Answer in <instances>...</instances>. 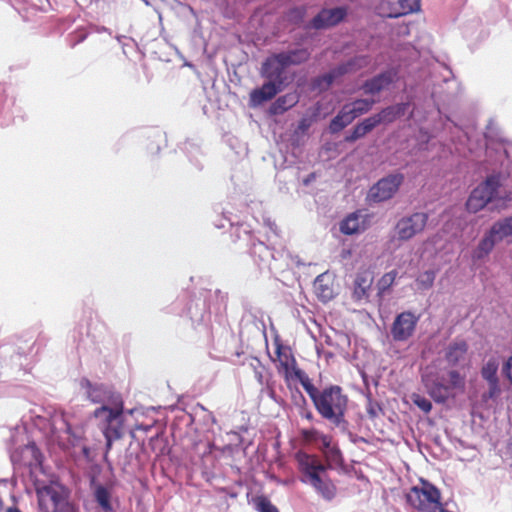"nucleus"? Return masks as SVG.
Returning a JSON list of instances; mask_svg holds the SVG:
<instances>
[{"label": "nucleus", "mask_w": 512, "mask_h": 512, "mask_svg": "<svg viewBox=\"0 0 512 512\" xmlns=\"http://www.w3.org/2000/svg\"><path fill=\"white\" fill-rule=\"evenodd\" d=\"M303 388L322 418L329 420L336 426L344 422L348 397L343 393L340 386L330 385L322 391H319L309 378L306 383H304Z\"/></svg>", "instance_id": "1"}, {"label": "nucleus", "mask_w": 512, "mask_h": 512, "mask_svg": "<svg viewBox=\"0 0 512 512\" xmlns=\"http://www.w3.org/2000/svg\"><path fill=\"white\" fill-rule=\"evenodd\" d=\"M295 460L302 475L301 481L312 486L324 500H333L337 494V488L327 474L328 466L323 464L318 456L304 451L296 452Z\"/></svg>", "instance_id": "2"}, {"label": "nucleus", "mask_w": 512, "mask_h": 512, "mask_svg": "<svg viewBox=\"0 0 512 512\" xmlns=\"http://www.w3.org/2000/svg\"><path fill=\"white\" fill-rule=\"evenodd\" d=\"M124 402L122 398H114L110 404H104L94 410L93 416L99 421L107 450L111 449L114 440L123 436L124 428Z\"/></svg>", "instance_id": "3"}, {"label": "nucleus", "mask_w": 512, "mask_h": 512, "mask_svg": "<svg viewBox=\"0 0 512 512\" xmlns=\"http://www.w3.org/2000/svg\"><path fill=\"white\" fill-rule=\"evenodd\" d=\"M500 181L497 176H489L483 183L479 184L470 194L466 208L471 213L483 209L489 202H495L497 209H505L511 201L509 193L500 192Z\"/></svg>", "instance_id": "4"}, {"label": "nucleus", "mask_w": 512, "mask_h": 512, "mask_svg": "<svg viewBox=\"0 0 512 512\" xmlns=\"http://www.w3.org/2000/svg\"><path fill=\"white\" fill-rule=\"evenodd\" d=\"M273 344L276 354L273 362L277 363V371L284 378L287 387L291 388V383L295 380H298L303 386L310 377L298 367L291 348L283 344L279 335L274 336Z\"/></svg>", "instance_id": "5"}, {"label": "nucleus", "mask_w": 512, "mask_h": 512, "mask_svg": "<svg viewBox=\"0 0 512 512\" xmlns=\"http://www.w3.org/2000/svg\"><path fill=\"white\" fill-rule=\"evenodd\" d=\"M440 499V491L427 481L420 487H412L406 494L407 502L419 512H447Z\"/></svg>", "instance_id": "6"}, {"label": "nucleus", "mask_w": 512, "mask_h": 512, "mask_svg": "<svg viewBox=\"0 0 512 512\" xmlns=\"http://www.w3.org/2000/svg\"><path fill=\"white\" fill-rule=\"evenodd\" d=\"M36 495L41 512H57L69 502L67 489L57 482L37 486Z\"/></svg>", "instance_id": "7"}, {"label": "nucleus", "mask_w": 512, "mask_h": 512, "mask_svg": "<svg viewBox=\"0 0 512 512\" xmlns=\"http://www.w3.org/2000/svg\"><path fill=\"white\" fill-rule=\"evenodd\" d=\"M428 222V214L416 212L402 217L395 226V237L399 241H408L424 231Z\"/></svg>", "instance_id": "8"}, {"label": "nucleus", "mask_w": 512, "mask_h": 512, "mask_svg": "<svg viewBox=\"0 0 512 512\" xmlns=\"http://www.w3.org/2000/svg\"><path fill=\"white\" fill-rule=\"evenodd\" d=\"M404 181L401 173L390 174L380 179L370 190L371 197L378 202L389 200L398 191Z\"/></svg>", "instance_id": "9"}, {"label": "nucleus", "mask_w": 512, "mask_h": 512, "mask_svg": "<svg viewBox=\"0 0 512 512\" xmlns=\"http://www.w3.org/2000/svg\"><path fill=\"white\" fill-rule=\"evenodd\" d=\"M80 387L84 390L87 399L96 404H110L114 398H122L121 394L112 388L104 384H94L86 378L81 379Z\"/></svg>", "instance_id": "10"}, {"label": "nucleus", "mask_w": 512, "mask_h": 512, "mask_svg": "<svg viewBox=\"0 0 512 512\" xmlns=\"http://www.w3.org/2000/svg\"><path fill=\"white\" fill-rule=\"evenodd\" d=\"M397 79L398 70L390 68L364 81L361 90L366 95H376L389 88Z\"/></svg>", "instance_id": "11"}, {"label": "nucleus", "mask_w": 512, "mask_h": 512, "mask_svg": "<svg viewBox=\"0 0 512 512\" xmlns=\"http://www.w3.org/2000/svg\"><path fill=\"white\" fill-rule=\"evenodd\" d=\"M288 66L280 58L279 54H274L271 57H268L265 62L262 64L261 75L280 86L284 85L285 77L284 73Z\"/></svg>", "instance_id": "12"}, {"label": "nucleus", "mask_w": 512, "mask_h": 512, "mask_svg": "<svg viewBox=\"0 0 512 512\" xmlns=\"http://www.w3.org/2000/svg\"><path fill=\"white\" fill-rule=\"evenodd\" d=\"M422 381L428 394L436 403L443 404L452 395L448 385L444 384L442 379H440L437 375H423Z\"/></svg>", "instance_id": "13"}, {"label": "nucleus", "mask_w": 512, "mask_h": 512, "mask_svg": "<svg viewBox=\"0 0 512 512\" xmlns=\"http://www.w3.org/2000/svg\"><path fill=\"white\" fill-rule=\"evenodd\" d=\"M387 10L383 16L388 18H398L417 11L420 8V0H383L382 9Z\"/></svg>", "instance_id": "14"}, {"label": "nucleus", "mask_w": 512, "mask_h": 512, "mask_svg": "<svg viewBox=\"0 0 512 512\" xmlns=\"http://www.w3.org/2000/svg\"><path fill=\"white\" fill-rule=\"evenodd\" d=\"M373 282L374 273L371 269H363L358 271L353 283V299L356 301L367 300Z\"/></svg>", "instance_id": "15"}, {"label": "nucleus", "mask_w": 512, "mask_h": 512, "mask_svg": "<svg viewBox=\"0 0 512 512\" xmlns=\"http://www.w3.org/2000/svg\"><path fill=\"white\" fill-rule=\"evenodd\" d=\"M345 16L346 9L342 7L323 9L312 19L311 24L315 29H324L338 24Z\"/></svg>", "instance_id": "16"}, {"label": "nucleus", "mask_w": 512, "mask_h": 512, "mask_svg": "<svg viewBox=\"0 0 512 512\" xmlns=\"http://www.w3.org/2000/svg\"><path fill=\"white\" fill-rule=\"evenodd\" d=\"M313 290L317 298L322 302H328L335 296L334 277L329 272L318 275L313 284Z\"/></svg>", "instance_id": "17"}, {"label": "nucleus", "mask_w": 512, "mask_h": 512, "mask_svg": "<svg viewBox=\"0 0 512 512\" xmlns=\"http://www.w3.org/2000/svg\"><path fill=\"white\" fill-rule=\"evenodd\" d=\"M281 89L282 86L269 80L260 88H256L250 92V106L256 107L266 101L273 99L277 93L281 91Z\"/></svg>", "instance_id": "18"}, {"label": "nucleus", "mask_w": 512, "mask_h": 512, "mask_svg": "<svg viewBox=\"0 0 512 512\" xmlns=\"http://www.w3.org/2000/svg\"><path fill=\"white\" fill-rule=\"evenodd\" d=\"M407 106L406 103L391 105L372 115L371 118L376 127L380 124H390L405 114Z\"/></svg>", "instance_id": "19"}, {"label": "nucleus", "mask_w": 512, "mask_h": 512, "mask_svg": "<svg viewBox=\"0 0 512 512\" xmlns=\"http://www.w3.org/2000/svg\"><path fill=\"white\" fill-rule=\"evenodd\" d=\"M366 229L365 220L358 212H353L340 223V231L345 235H353Z\"/></svg>", "instance_id": "20"}, {"label": "nucleus", "mask_w": 512, "mask_h": 512, "mask_svg": "<svg viewBox=\"0 0 512 512\" xmlns=\"http://www.w3.org/2000/svg\"><path fill=\"white\" fill-rule=\"evenodd\" d=\"M371 63V58L368 55L355 56L345 63L336 67L338 75L341 77L348 73H355L363 68H366Z\"/></svg>", "instance_id": "21"}, {"label": "nucleus", "mask_w": 512, "mask_h": 512, "mask_svg": "<svg viewBox=\"0 0 512 512\" xmlns=\"http://www.w3.org/2000/svg\"><path fill=\"white\" fill-rule=\"evenodd\" d=\"M355 120V115L352 114L350 106L345 104L338 114L331 120L329 124V131L332 134L338 133L343 130L346 126L351 124Z\"/></svg>", "instance_id": "22"}, {"label": "nucleus", "mask_w": 512, "mask_h": 512, "mask_svg": "<svg viewBox=\"0 0 512 512\" xmlns=\"http://www.w3.org/2000/svg\"><path fill=\"white\" fill-rule=\"evenodd\" d=\"M299 101V96L296 92L287 93L276 99L270 106V113L272 115H279L286 112L288 109L295 106Z\"/></svg>", "instance_id": "23"}, {"label": "nucleus", "mask_w": 512, "mask_h": 512, "mask_svg": "<svg viewBox=\"0 0 512 512\" xmlns=\"http://www.w3.org/2000/svg\"><path fill=\"white\" fill-rule=\"evenodd\" d=\"M468 346L465 341H457L452 343L446 352V360L451 365H456L465 359Z\"/></svg>", "instance_id": "24"}, {"label": "nucleus", "mask_w": 512, "mask_h": 512, "mask_svg": "<svg viewBox=\"0 0 512 512\" xmlns=\"http://www.w3.org/2000/svg\"><path fill=\"white\" fill-rule=\"evenodd\" d=\"M278 54L288 67L291 65H300L306 62L310 57V52L306 48L294 49Z\"/></svg>", "instance_id": "25"}, {"label": "nucleus", "mask_w": 512, "mask_h": 512, "mask_svg": "<svg viewBox=\"0 0 512 512\" xmlns=\"http://www.w3.org/2000/svg\"><path fill=\"white\" fill-rule=\"evenodd\" d=\"M376 125L374 124L371 116L365 118L362 122L358 123L354 126L353 130L349 135L345 137V141L348 143H353L360 138H363L366 134L371 132Z\"/></svg>", "instance_id": "26"}, {"label": "nucleus", "mask_w": 512, "mask_h": 512, "mask_svg": "<svg viewBox=\"0 0 512 512\" xmlns=\"http://www.w3.org/2000/svg\"><path fill=\"white\" fill-rule=\"evenodd\" d=\"M490 229L491 235L496 236L499 241L512 236V216L495 222Z\"/></svg>", "instance_id": "27"}, {"label": "nucleus", "mask_w": 512, "mask_h": 512, "mask_svg": "<svg viewBox=\"0 0 512 512\" xmlns=\"http://www.w3.org/2000/svg\"><path fill=\"white\" fill-rule=\"evenodd\" d=\"M94 499L104 512H113L110 491L101 484L95 485Z\"/></svg>", "instance_id": "28"}, {"label": "nucleus", "mask_w": 512, "mask_h": 512, "mask_svg": "<svg viewBox=\"0 0 512 512\" xmlns=\"http://www.w3.org/2000/svg\"><path fill=\"white\" fill-rule=\"evenodd\" d=\"M416 322H393L391 334L396 341H403L410 337L415 329Z\"/></svg>", "instance_id": "29"}, {"label": "nucleus", "mask_w": 512, "mask_h": 512, "mask_svg": "<svg viewBox=\"0 0 512 512\" xmlns=\"http://www.w3.org/2000/svg\"><path fill=\"white\" fill-rule=\"evenodd\" d=\"M497 242H499V240H496V236L491 235L490 229L479 242L476 250L474 251L473 257L476 259H482L483 257L487 256L492 251Z\"/></svg>", "instance_id": "30"}, {"label": "nucleus", "mask_w": 512, "mask_h": 512, "mask_svg": "<svg viewBox=\"0 0 512 512\" xmlns=\"http://www.w3.org/2000/svg\"><path fill=\"white\" fill-rule=\"evenodd\" d=\"M338 72L336 68L332 69L326 74L318 76L312 80V88L313 90H318L319 92L326 91L333 84L335 79L339 78Z\"/></svg>", "instance_id": "31"}, {"label": "nucleus", "mask_w": 512, "mask_h": 512, "mask_svg": "<svg viewBox=\"0 0 512 512\" xmlns=\"http://www.w3.org/2000/svg\"><path fill=\"white\" fill-rule=\"evenodd\" d=\"M375 104V100L373 99H356L351 103H347V106H350V110L353 115H355V119L367 112H369L373 105Z\"/></svg>", "instance_id": "32"}, {"label": "nucleus", "mask_w": 512, "mask_h": 512, "mask_svg": "<svg viewBox=\"0 0 512 512\" xmlns=\"http://www.w3.org/2000/svg\"><path fill=\"white\" fill-rule=\"evenodd\" d=\"M436 272L434 270H426L419 274L416 278V284L420 290L430 289L435 281Z\"/></svg>", "instance_id": "33"}, {"label": "nucleus", "mask_w": 512, "mask_h": 512, "mask_svg": "<svg viewBox=\"0 0 512 512\" xmlns=\"http://www.w3.org/2000/svg\"><path fill=\"white\" fill-rule=\"evenodd\" d=\"M498 363L494 359H490L481 370L482 377L488 382H494L498 380L497 377Z\"/></svg>", "instance_id": "34"}, {"label": "nucleus", "mask_w": 512, "mask_h": 512, "mask_svg": "<svg viewBox=\"0 0 512 512\" xmlns=\"http://www.w3.org/2000/svg\"><path fill=\"white\" fill-rule=\"evenodd\" d=\"M397 274L398 273L396 270H391V271L385 273L378 280L377 288H378L379 294H383L394 284Z\"/></svg>", "instance_id": "35"}, {"label": "nucleus", "mask_w": 512, "mask_h": 512, "mask_svg": "<svg viewBox=\"0 0 512 512\" xmlns=\"http://www.w3.org/2000/svg\"><path fill=\"white\" fill-rule=\"evenodd\" d=\"M449 382L448 387L451 390H460L463 391L465 388V380L464 377H462L459 372L456 370H451L448 372Z\"/></svg>", "instance_id": "36"}, {"label": "nucleus", "mask_w": 512, "mask_h": 512, "mask_svg": "<svg viewBox=\"0 0 512 512\" xmlns=\"http://www.w3.org/2000/svg\"><path fill=\"white\" fill-rule=\"evenodd\" d=\"M256 510L259 512H279L266 496H258L254 500Z\"/></svg>", "instance_id": "37"}, {"label": "nucleus", "mask_w": 512, "mask_h": 512, "mask_svg": "<svg viewBox=\"0 0 512 512\" xmlns=\"http://www.w3.org/2000/svg\"><path fill=\"white\" fill-rule=\"evenodd\" d=\"M410 398L413 404L416 405L424 413H429L431 411L432 403L424 396L413 393Z\"/></svg>", "instance_id": "38"}, {"label": "nucleus", "mask_w": 512, "mask_h": 512, "mask_svg": "<svg viewBox=\"0 0 512 512\" xmlns=\"http://www.w3.org/2000/svg\"><path fill=\"white\" fill-rule=\"evenodd\" d=\"M300 435L304 442L312 443L318 440L321 436V434L318 432V430L312 428V429H302L300 431Z\"/></svg>", "instance_id": "39"}, {"label": "nucleus", "mask_w": 512, "mask_h": 512, "mask_svg": "<svg viewBox=\"0 0 512 512\" xmlns=\"http://www.w3.org/2000/svg\"><path fill=\"white\" fill-rule=\"evenodd\" d=\"M324 455L328 461L333 463H339L342 460L341 451L336 446L329 450H324Z\"/></svg>", "instance_id": "40"}, {"label": "nucleus", "mask_w": 512, "mask_h": 512, "mask_svg": "<svg viewBox=\"0 0 512 512\" xmlns=\"http://www.w3.org/2000/svg\"><path fill=\"white\" fill-rule=\"evenodd\" d=\"M304 14H305L304 8H294L289 12L288 16L290 19H295L296 21H300L304 17Z\"/></svg>", "instance_id": "41"}, {"label": "nucleus", "mask_w": 512, "mask_h": 512, "mask_svg": "<svg viewBox=\"0 0 512 512\" xmlns=\"http://www.w3.org/2000/svg\"><path fill=\"white\" fill-rule=\"evenodd\" d=\"M503 372L505 374V376L508 378V380L511 382L512 384V356H510L504 367H503Z\"/></svg>", "instance_id": "42"}, {"label": "nucleus", "mask_w": 512, "mask_h": 512, "mask_svg": "<svg viewBox=\"0 0 512 512\" xmlns=\"http://www.w3.org/2000/svg\"><path fill=\"white\" fill-rule=\"evenodd\" d=\"M489 383V397L494 398L499 395L500 388L498 384V380H495L494 382H488Z\"/></svg>", "instance_id": "43"}, {"label": "nucleus", "mask_w": 512, "mask_h": 512, "mask_svg": "<svg viewBox=\"0 0 512 512\" xmlns=\"http://www.w3.org/2000/svg\"><path fill=\"white\" fill-rule=\"evenodd\" d=\"M323 445V451L329 450L334 447V445L331 444L332 438L329 435L321 434L319 438Z\"/></svg>", "instance_id": "44"}, {"label": "nucleus", "mask_w": 512, "mask_h": 512, "mask_svg": "<svg viewBox=\"0 0 512 512\" xmlns=\"http://www.w3.org/2000/svg\"><path fill=\"white\" fill-rule=\"evenodd\" d=\"M407 318H411L412 320H417V317L411 312H403L396 316L395 320H407Z\"/></svg>", "instance_id": "45"}, {"label": "nucleus", "mask_w": 512, "mask_h": 512, "mask_svg": "<svg viewBox=\"0 0 512 512\" xmlns=\"http://www.w3.org/2000/svg\"><path fill=\"white\" fill-rule=\"evenodd\" d=\"M300 415L302 418H305L308 421L314 420V415H313L312 411L307 408H303L302 411L300 412Z\"/></svg>", "instance_id": "46"}, {"label": "nucleus", "mask_w": 512, "mask_h": 512, "mask_svg": "<svg viewBox=\"0 0 512 512\" xmlns=\"http://www.w3.org/2000/svg\"><path fill=\"white\" fill-rule=\"evenodd\" d=\"M57 512H79L78 509L71 504L70 502H67L59 511Z\"/></svg>", "instance_id": "47"}, {"label": "nucleus", "mask_w": 512, "mask_h": 512, "mask_svg": "<svg viewBox=\"0 0 512 512\" xmlns=\"http://www.w3.org/2000/svg\"><path fill=\"white\" fill-rule=\"evenodd\" d=\"M316 178L315 173H310L305 179H303V184L305 186L309 185L312 181H314Z\"/></svg>", "instance_id": "48"}, {"label": "nucleus", "mask_w": 512, "mask_h": 512, "mask_svg": "<svg viewBox=\"0 0 512 512\" xmlns=\"http://www.w3.org/2000/svg\"><path fill=\"white\" fill-rule=\"evenodd\" d=\"M308 127H309V123H308L307 119H302V120L300 121V123H299V128H300L301 130H305V129H307Z\"/></svg>", "instance_id": "49"}, {"label": "nucleus", "mask_w": 512, "mask_h": 512, "mask_svg": "<svg viewBox=\"0 0 512 512\" xmlns=\"http://www.w3.org/2000/svg\"><path fill=\"white\" fill-rule=\"evenodd\" d=\"M6 512H21L19 508L17 507H8L6 509Z\"/></svg>", "instance_id": "50"}, {"label": "nucleus", "mask_w": 512, "mask_h": 512, "mask_svg": "<svg viewBox=\"0 0 512 512\" xmlns=\"http://www.w3.org/2000/svg\"><path fill=\"white\" fill-rule=\"evenodd\" d=\"M297 392H298L299 397H300L301 401L303 402V404H305V405H306V399L304 398V396L302 395V393H301L299 390H297Z\"/></svg>", "instance_id": "51"}]
</instances>
